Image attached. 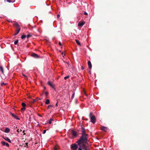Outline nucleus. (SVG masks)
Instances as JSON below:
<instances>
[{"label":"nucleus","instance_id":"e433bc0d","mask_svg":"<svg viewBox=\"0 0 150 150\" xmlns=\"http://www.w3.org/2000/svg\"><path fill=\"white\" fill-rule=\"evenodd\" d=\"M60 17V15L59 14L57 15V18H58Z\"/></svg>","mask_w":150,"mask_h":150},{"label":"nucleus","instance_id":"cd10ccee","mask_svg":"<svg viewBox=\"0 0 150 150\" xmlns=\"http://www.w3.org/2000/svg\"><path fill=\"white\" fill-rule=\"evenodd\" d=\"M69 76H65L64 77V79H65V80H66V79H68L69 78Z\"/></svg>","mask_w":150,"mask_h":150},{"label":"nucleus","instance_id":"aec40b11","mask_svg":"<svg viewBox=\"0 0 150 150\" xmlns=\"http://www.w3.org/2000/svg\"><path fill=\"white\" fill-rule=\"evenodd\" d=\"M26 37V35H22L21 36V38L22 39H24Z\"/></svg>","mask_w":150,"mask_h":150},{"label":"nucleus","instance_id":"7c9ffc66","mask_svg":"<svg viewBox=\"0 0 150 150\" xmlns=\"http://www.w3.org/2000/svg\"><path fill=\"white\" fill-rule=\"evenodd\" d=\"M22 131V130L21 129L19 130V129H18L17 130V132H21Z\"/></svg>","mask_w":150,"mask_h":150},{"label":"nucleus","instance_id":"39448f33","mask_svg":"<svg viewBox=\"0 0 150 150\" xmlns=\"http://www.w3.org/2000/svg\"><path fill=\"white\" fill-rule=\"evenodd\" d=\"M85 23V22L84 21L81 22L80 21L78 23V25L79 26L82 27Z\"/></svg>","mask_w":150,"mask_h":150},{"label":"nucleus","instance_id":"1a4fd4ad","mask_svg":"<svg viewBox=\"0 0 150 150\" xmlns=\"http://www.w3.org/2000/svg\"><path fill=\"white\" fill-rule=\"evenodd\" d=\"M88 67L90 69H91L92 68V65L91 62L90 61H88Z\"/></svg>","mask_w":150,"mask_h":150},{"label":"nucleus","instance_id":"37998d69","mask_svg":"<svg viewBox=\"0 0 150 150\" xmlns=\"http://www.w3.org/2000/svg\"><path fill=\"white\" fill-rule=\"evenodd\" d=\"M33 102H32V103H34L35 102V100H34V99H33Z\"/></svg>","mask_w":150,"mask_h":150},{"label":"nucleus","instance_id":"4be33fe9","mask_svg":"<svg viewBox=\"0 0 150 150\" xmlns=\"http://www.w3.org/2000/svg\"><path fill=\"white\" fill-rule=\"evenodd\" d=\"M6 83H3V82H2V83H1V86H5L6 85Z\"/></svg>","mask_w":150,"mask_h":150},{"label":"nucleus","instance_id":"ea45409f","mask_svg":"<svg viewBox=\"0 0 150 150\" xmlns=\"http://www.w3.org/2000/svg\"><path fill=\"white\" fill-rule=\"evenodd\" d=\"M84 15H88V14L86 12H85L84 13Z\"/></svg>","mask_w":150,"mask_h":150},{"label":"nucleus","instance_id":"f8f14e48","mask_svg":"<svg viewBox=\"0 0 150 150\" xmlns=\"http://www.w3.org/2000/svg\"><path fill=\"white\" fill-rule=\"evenodd\" d=\"M59 149V147L57 145H55L54 147V150H58Z\"/></svg>","mask_w":150,"mask_h":150},{"label":"nucleus","instance_id":"49530a36","mask_svg":"<svg viewBox=\"0 0 150 150\" xmlns=\"http://www.w3.org/2000/svg\"><path fill=\"white\" fill-rule=\"evenodd\" d=\"M24 132H25V131H24V130H23V133H24V134H25L24 133Z\"/></svg>","mask_w":150,"mask_h":150},{"label":"nucleus","instance_id":"0eeeda50","mask_svg":"<svg viewBox=\"0 0 150 150\" xmlns=\"http://www.w3.org/2000/svg\"><path fill=\"white\" fill-rule=\"evenodd\" d=\"M3 139H5L6 140L8 141V142H9V143L11 142V140L8 137L3 136Z\"/></svg>","mask_w":150,"mask_h":150},{"label":"nucleus","instance_id":"2eb2a0df","mask_svg":"<svg viewBox=\"0 0 150 150\" xmlns=\"http://www.w3.org/2000/svg\"><path fill=\"white\" fill-rule=\"evenodd\" d=\"M0 69L1 70L2 73L4 74V69L2 66H0Z\"/></svg>","mask_w":150,"mask_h":150},{"label":"nucleus","instance_id":"79ce46f5","mask_svg":"<svg viewBox=\"0 0 150 150\" xmlns=\"http://www.w3.org/2000/svg\"><path fill=\"white\" fill-rule=\"evenodd\" d=\"M23 76H24L25 77H26V76L24 74H23Z\"/></svg>","mask_w":150,"mask_h":150},{"label":"nucleus","instance_id":"9d476101","mask_svg":"<svg viewBox=\"0 0 150 150\" xmlns=\"http://www.w3.org/2000/svg\"><path fill=\"white\" fill-rule=\"evenodd\" d=\"M47 84L50 86L51 87L53 88H54V86L50 81H49L47 82Z\"/></svg>","mask_w":150,"mask_h":150},{"label":"nucleus","instance_id":"f3484780","mask_svg":"<svg viewBox=\"0 0 150 150\" xmlns=\"http://www.w3.org/2000/svg\"><path fill=\"white\" fill-rule=\"evenodd\" d=\"M105 129H106V127H101V129L102 130L105 131Z\"/></svg>","mask_w":150,"mask_h":150},{"label":"nucleus","instance_id":"ddd939ff","mask_svg":"<svg viewBox=\"0 0 150 150\" xmlns=\"http://www.w3.org/2000/svg\"><path fill=\"white\" fill-rule=\"evenodd\" d=\"M10 131V129L8 128H6L4 132L6 133H8Z\"/></svg>","mask_w":150,"mask_h":150},{"label":"nucleus","instance_id":"9b49d317","mask_svg":"<svg viewBox=\"0 0 150 150\" xmlns=\"http://www.w3.org/2000/svg\"><path fill=\"white\" fill-rule=\"evenodd\" d=\"M20 30V28H19V29H18L17 30H16V32L14 34V35H17L19 32Z\"/></svg>","mask_w":150,"mask_h":150},{"label":"nucleus","instance_id":"72a5a7b5","mask_svg":"<svg viewBox=\"0 0 150 150\" xmlns=\"http://www.w3.org/2000/svg\"><path fill=\"white\" fill-rule=\"evenodd\" d=\"M46 130H45V129L44 130V131H43V134H45L46 133Z\"/></svg>","mask_w":150,"mask_h":150},{"label":"nucleus","instance_id":"6ab92c4d","mask_svg":"<svg viewBox=\"0 0 150 150\" xmlns=\"http://www.w3.org/2000/svg\"><path fill=\"white\" fill-rule=\"evenodd\" d=\"M25 107H23L21 109V112H24L25 110Z\"/></svg>","mask_w":150,"mask_h":150},{"label":"nucleus","instance_id":"4468645a","mask_svg":"<svg viewBox=\"0 0 150 150\" xmlns=\"http://www.w3.org/2000/svg\"><path fill=\"white\" fill-rule=\"evenodd\" d=\"M75 41H76V42L77 44L78 45H79V46H81V44L80 42H79V41L78 40H76Z\"/></svg>","mask_w":150,"mask_h":150},{"label":"nucleus","instance_id":"412c9836","mask_svg":"<svg viewBox=\"0 0 150 150\" xmlns=\"http://www.w3.org/2000/svg\"><path fill=\"white\" fill-rule=\"evenodd\" d=\"M1 144H2L3 146H4L6 145V143L4 142H1Z\"/></svg>","mask_w":150,"mask_h":150},{"label":"nucleus","instance_id":"a19ab883","mask_svg":"<svg viewBox=\"0 0 150 150\" xmlns=\"http://www.w3.org/2000/svg\"><path fill=\"white\" fill-rule=\"evenodd\" d=\"M81 69L82 70H83L84 69V68L83 66H81Z\"/></svg>","mask_w":150,"mask_h":150},{"label":"nucleus","instance_id":"c85d7f7f","mask_svg":"<svg viewBox=\"0 0 150 150\" xmlns=\"http://www.w3.org/2000/svg\"><path fill=\"white\" fill-rule=\"evenodd\" d=\"M28 143H25V145L24 146V147H27V148H28Z\"/></svg>","mask_w":150,"mask_h":150},{"label":"nucleus","instance_id":"dca6fc26","mask_svg":"<svg viewBox=\"0 0 150 150\" xmlns=\"http://www.w3.org/2000/svg\"><path fill=\"white\" fill-rule=\"evenodd\" d=\"M50 103V100L49 99H47L45 102V104L46 105Z\"/></svg>","mask_w":150,"mask_h":150},{"label":"nucleus","instance_id":"de8ad7c7","mask_svg":"<svg viewBox=\"0 0 150 150\" xmlns=\"http://www.w3.org/2000/svg\"><path fill=\"white\" fill-rule=\"evenodd\" d=\"M85 95L86 96H87V94L85 92Z\"/></svg>","mask_w":150,"mask_h":150},{"label":"nucleus","instance_id":"423d86ee","mask_svg":"<svg viewBox=\"0 0 150 150\" xmlns=\"http://www.w3.org/2000/svg\"><path fill=\"white\" fill-rule=\"evenodd\" d=\"M71 133H72V135L74 137H76L77 136V134L76 132L74 130H72Z\"/></svg>","mask_w":150,"mask_h":150},{"label":"nucleus","instance_id":"09e8293b","mask_svg":"<svg viewBox=\"0 0 150 150\" xmlns=\"http://www.w3.org/2000/svg\"><path fill=\"white\" fill-rule=\"evenodd\" d=\"M41 99H42V98H41H41H40V99H39V100H41Z\"/></svg>","mask_w":150,"mask_h":150},{"label":"nucleus","instance_id":"a878e982","mask_svg":"<svg viewBox=\"0 0 150 150\" xmlns=\"http://www.w3.org/2000/svg\"><path fill=\"white\" fill-rule=\"evenodd\" d=\"M74 94H75V93H73V94H72V96H71V98L72 99L73 98H74Z\"/></svg>","mask_w":150,"mask_h":150},{"label":"nucleus","instance_id":"5701e85b","mask_svg":"<svg viewBox=\"0 0 150 150\" xmlns=\"http://www.w3.org/2000/svg\"><path fill=\"white\" fill-rule=\"evenodd\" d=\"M18 40H16L14 42V44L15 45H17L18 44Z\"/></svg>","mask_w":150,"mask_h":150},{"label":"nucleus","instance_id":"f257e3e1","mask_svg":"<svg viewBox=\"0 0 150 150\" xmlns=\"http://www.w3.org/2000/svg\"><path fill=\"white\" fill-rule=\"evenodd\" d=\"M88 135L86 133L85 128L82 127V136L76 143L79 146L78 150H90L89 146L87 145L88 140Z\"/></svg>","mask_w":150,"mask_h":150},{"label":"nucleus","instance_id":"58836bf2","mask_svg":"<svg viewBox=\"0 0 150 150\" xmlns=\"http://www.w3.org/2000/svg\"><path fill=\"white\" fill-rule=\"evenodd\" d=\"M7 21L9 22H12V21L10 20H7Z\"/></svg>","mask_w":150,"mask_h":150},{"label":"nucleus","instance_id":"7ed1b4c3","mask_svg":"<svg viewBox=\"0 0 150 150\" xmlns=\"http://www.w3.org/2000/svg\"><path fill=\"white\" fill-rule=\"evenodd\" d=\"M77 148V145L75 144H72L71 145V148L72 150H76Z\"/></svg>","mask_w":150,"mask_h":150},{"label":"nucleus","instance_id":"a211bd4d","mask_svg":"<svg viewBox=\"0 0 150 150\" xmlns=\"http://www.w3.org/2000/svg\"><path fill=\"white\" fill-rule=\"evenodd\" d=\"M21 105L23 106V107H25L26 106V104H25L24 103H23L21 104Z\"/></svg>","mask_w":150,"mask_h":150},{"label":"nucleus","instance_id":"b1692460","mask_svg":"<svg viewBox=\"0 0 150 150\" xmlns=\"http://www.w3.org/2000/svg\"><path fill=\"white\" fill-rule=\"evenodd\" d=\"M52 120H53L52 119H50L49 121V123L50 124H51Z\"/></svg>","mask_w":150,"mask_h":150},{"label":"nucleus","instance_id":"c9c22d12","mask_svg":"<svg viewBox=\"0 0 150 150\" xmlns=\"http://www.w3.org/2000/svg\"><path fill=\"white\" fill-rule=\"evenodd\" d=\"M45 95L47 96L48 94V93L47 92H46L45 93Z\"/></svg>","mask_w":150,"mask_h":150},{"label":"nucleus","instance_id":"f03ea898","mask_svg":"<svg viewBox=\"0 0 150 150\" xmlns=\"http://www.w3.org/2000/svg\"><path fill=\"white\" fill-rule=\"evenodd\" d=\"M89 117L90 118L91 122L93 123H94L96 121L95 116L93 115V113L91 112L90 113Z\"/></svg>","mask_w":150,"mask_h":150},{"label":"nucleus","instance_id":"f704fd0d","mask_svg":"<svg viewBox=\"0 0 150 150\" xmlns=\"http://www.w3.org/2000/svg\"><path fill=\"white\" fill-rule=\"evenodd\" d=\"M6 145L8 147H9V145L8 143H6Z\"/></svg>","mask_w":150,"mask_h":150},{"label":"nucleus","instance_id":"6e6552de","mask_svg":"<svg viewBox=\"0 0 150 150\" xmlns=\"http://www.w3.org/2000/svg\"><path fill=\"white\" fill-rule=\"evenodd\" d=\"M13 25L14 26L16 27L17 29H19V28H20L19 25L18 23L16 22H15V23H14Z\"/></svg>","mask_w":150,"mask_h":150},{"label":"nucleus","instance_id":"a18cd8bd","mask_svg":"<svg viewBox=\"0 0 150 150\" xmlns=\"http://www.w3.org/2000/svg\"><path fill=\"white\" fill-rule=\"evenodd\" d=\"M44 90H45L46 89V88L45 86H44Z\"/></svg>","mask_w":150,"mask_h":150},{"label":"nucleus","instance_id":"393cba45","mask_svg":"<svg viewBox=\"0 0 150 150\" xmlns=\"http://www.w3.org/2000/svg\"><path fill=\"white\" fill-rule=\"evenodd\" d=\"M11 115L12 116L14 117H15L16 116V115H14V114L13 113H11Z\"/></svg>","mask_w":150,"mask_h":150},{"label":"nucleus","instance_id":"c756f323","mask_svg":"<svg viewBox=\"0 0 150 150\" xmlns=\"http://www.w3.org/2000/svg\"><path fill=\"white\" fill-rule=\"evenodd\" d=\"M14 118H15L17 120H20V118L19 117H17L16 116Z\"/></svg>","mask_w":150,"mask_h":150},{"label":"nucleus","instance_id":"bb28decb","mask_svg":"<svg viewBox=\"0 0 150 150\" xmlns=\"http://www.w3.org/2000/svg\"><path fill=\"white\" fill-rule=\"evenodd\" d=\"M31 36V35H30V34H28V35L27 36H26V37H27V38H29Z\"/></svg>","mask_w":150,"mask_h":150},{"label":"nucleus","instance_id":"473e14b6","mask_svg":"<svg viewBox=\"0 0 150 150\" xmlns=\"http://www.w3.org/2000/svg\"><path fill=\"white\" fill-rule=\"evenodd\" d=\"M52 107V105H50L48 106L47 108H49L50 107Z\"/></svg>","mask_w":150,"mask_h":150},{"label":"nucleus","instance_id":"2f4dec72","mask_svg":"<svg viewBox=\"0 0 150 150\" xmlns=\"http://www.w3.org/2000/svg\"><path fill=\"white\" fill-rule=\"evenodd\" d=\"M6 0L7 2H9V3H11V2H12L11 1V0Z\"/></svg>","mask_w":150,"mask_h":150},{"label":"nucleus","instance_id":"c03bdc74","mask_svg":"<svg viewBox=\"0 0 150 150\" xmlns=\"http://www.w3.org/2000/svg\"><path fill=\"white\" fill-rule=\"evenodd\" d=\"M57 103H58V102H57V103H56V105H55V106H58V105H57Z\"/></svg>","mask_w":150,"mask_h":150},{"label":"nucleus","instance_id":"20e7f679","mask_svg":"<svg viewBox=\"0 0 150 150\" xmlns=\"http://www.w3.org/2000/svg\"><path fill=\"white\" fill-rule=\"evenodd\" d=\"M31 56L32 57L36 59L40 57V56L39 55L34 53H32L31 54Z\"/></svg>","mask_w":150,"mask_h":150},{"label":"nucleus","instance_id":"4c0bfd02","mask_svg":"<svg viewBox=\"0 0 150 150\" xmlns=\"http://www.w3.org/2000/svg\"><path fill=\"white\" fill-rule=\"evenodd\" d=\"M59 45L60 46H62V44H61V42H59Z\"/></svg>","mask_w":150,"mask_h":150}]
</instances>
